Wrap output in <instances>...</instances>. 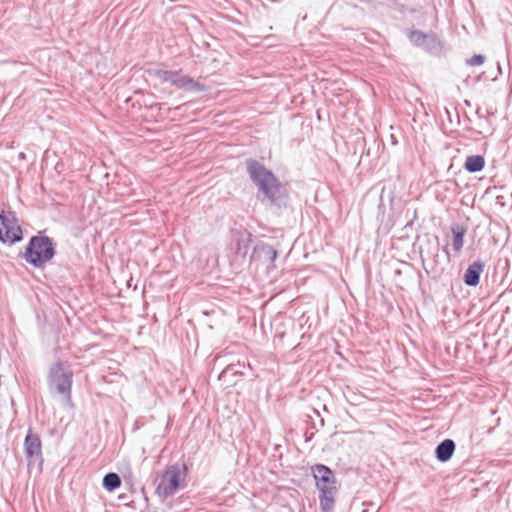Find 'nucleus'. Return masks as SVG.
Here are the masks:
<instances>
[{
	"mask_svg": "<svg viewBox=\"0 0 512 512\" xmlns=\"http://www.w3.org/2000/svg\"><path fill=\"white\" fill-rule=\"evenodd\" d=\"M247 170L252 181L272 203L279 197L286 196V190L278 178L263 164L255 160H248Z\"/></svg>",
	"mask_w": 512,
	"mask_h": 512,
	"instance_id": "1",
	"label": "nucleus"
},
{
	"mask_svg": "<svg viewBox=\"0 0 512 512\" xmlns=\"http://www.w3.org/2000/svg\"><path fill=\"white\" fill-rule=\"evenodd\" d=\"M336 490L319 493L320 508L323 512H332L334 509Z\"/></svg>",
	"mask_w": 512,
	"mask_h": 512,
	"instance_id": "11",
	"label": "nucleus"
},
{
	"mask_svg": "<svg viewBox=\"0 0 512 512\" xmlns=\"http://www.w3.org/2000/svg\"><path fill=\"white\" fill-rule=\"evenodd\" d=\"M171 84L174 85L178 89L188 90V91H203L204 86L199 82L195 81L191 77L181 73V71H175Z\"/></svg>",
	"mask_w": 512,
	"mask_h": 512,
	"instance_id": "7",
	"label": "nucleus"
},
{
	"mask_svg": "<svg viewBox=\"0 0 512 512\" xmlns=\"http://www.w3.org/2000/svg\"><path fill=\"white\" fill-rule=\"evenodd\" d=\"M175 71H167V70H157L155 74L164 82L172 81L173 75Z\"/></svg>",
	"mask_w": 512,
	"mask_h": 512,
	"instance_id": "15",
	"label": "nucleus"
},
{
	"mask_svg": "<svg viewBox=\"0 0 512 512\" xmlns=\"http://www.w3.org/2000/svg\"><path fill=\"white\" fill-rule=\"evenodd\" d=\"M484 63V57L480 54L472 56L467 60V64L470 66H480Z\"/></svg>",
	"mask_w": 512,
	"mask_h": 512,
	"instance_id": "16",
	"label": "nucleus"
},
{
	"mask_svg": "<svg viewBox=\"0 0 512 512\" xmlns=\"http://www.w3.org/2000/svg\"><path fill=\"white\" fill-rule=\"evenodd\" d=\"M185 470V466L172 465L167 467L160 476L156 486V494L161 498H167L176 493L184 481Z\"/></svg>",
	"mask_w": 512,
	"mask_h": 512,
	"instance_id": "3",
	"label": "nucleus"
},
{
	"mask_svg": "<svg viewBox=\"0 0 512 512\" xmlns=\"http://www.w3.org/2000/svg\"><path fill=\"white\" fill-rule=\"evenodd\" d=\"M312 471L319 493L326 492L329 494L330 490H336L335 477L330 468L317 464L312 468Z\"/></svg>",
	"mask_w": 512,
	"mask_h": 512,
	"instance_id": "6",
	"label": "nucleus"
},
{
	"mask_svg": "<svg viewBox=\"0 0 512 512\" xmlns=\"http://www.w3.org/2000/svg\"><path fill=\"white\" fill-rule=\"evenodd\" d=\"M121 479L116 473H108L103 479V486L108 491H113L120 487Z\"/></svg>",
	"mask_w": 512,
	"mask_h": 512,
	"instance_id": "14",
	"label": "nucleus"
},
{
	"mask_svg": "<svg viewBox=\"0 0 512 512\" xmlns=\"http://www.w3.org/2000/svg\"><path fill=\"white\" fill-rule=\"evenodd\" d=\"M455 450V444L451 439H446L441 442L436 448L437 459L441 462L448 461Z\"/></svg>",
	"mask_w": 512,
	"mask_h": 512,
	"instance_id": "10",
	"label": "nucleus"
},
{
	"mask_svg": "<svg viewBox=\"0 0 512 512\" xmlns=\"http://www.w3.org/2000/svg\"><path fill=\"white\" fill-rule=\"evenodd\" d=\"M72 377L73 372L65 368L62 363L55 364L51 369L52 383L67 399L71 397Z\"/></svg>",
	"mask_w": 512,
	"mask_h": 512,
	"instance_id": "5",
	"label": "nucleus"
},
{
	"mask_svg": "<svg viewBox=\"0 0 512 512\" xmlns=\"http://www.w3.org/2000/svg\"><path fill=\"white\" fill-rule=\"evenodd\" d=\"M484 270V265L479 262H473L464 274V282L468 286H476L479 283L480 274Z\"/></svg>",
	"mask_w": 512,
	"mask_h": 512,
	"instance_id": "9",
	"label": "nucleus"
},
{
	"mask_svg": "<svg viewBox=\"0 0 512 512\" xmlns=\"http://www.w3.org/2000/svg\"><path fill=\"white\" fill-rule=\"evenodd\" d=\"M22 229L14 213L2 211L0 213V241L4 244H13L22 240Z\"/></svg>",
	"mask_w": 512,
	"mask_h": 512,
	"instance_id": "4",
	"label": "nucleus"
},
{
	"mask_svg": "<svg viewBox=\"0 0 512 512\" xmlns=\"http://www.w3.org/2000/svg\"><path fill=\"white\" fill-rule=\"evenodd\" d=\"M466 229L463 226L452 227L453 241L452 246L456 253L460 252L464 245V235Z\"/></svg>",
	"mask_w": 512,
	"mask_h": 512,
	"instance_id": "13",
	"label": "nucleus"
},
{
	"mask_svg": "<svg viewBox=\"0 0 512 512\" xmlns=\"http://www.w3.org/2000/svg\"><path fill=\"white\" fill-rule=\"evenodd\" d=\"M54 254L53 243L48 237L34 236L24 252V258L29 264L41 267L50 261Z\"/></svg>",
	"mask_w": 512,
	"mask_h": 512,
	"instance_id": "2",
	"label": "nucleus"
},
{
	"mask_svg": "<svg viewBox=\"0 0 512 512\" xmlns=\"http://www.w3.org/2000/svg\"><path fill=\"white\" fill-rule=\"evenodd\" d=\"M25 453L29 459L41 457V441L37 435L28 433L25 439Z\"/></svg>",
	"mask_w": 512,
	"mask_h": 512,
	"instance_id": "8",
	"label": "nucleus"
},
{
	"mask_svg": "<svg viewBox=\"0 0 512 512\" xmlns=\"http://www.w3.org/2000/svg\"><path fill=\"white\" fill-rule=\"evenodd\" d=\"M485 166V159L480 155L467 157L464 167L468 172L474 173L481 171Z\"/></svg>",
	"mask_w": 512,
	"mask_h": 512,
	"instance_id": "12",
	"label": "nucleus"
}]
</instances>
